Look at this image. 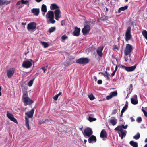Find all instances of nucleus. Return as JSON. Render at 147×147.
I'll list each match as a JSON object with an SVG mask.
<instances>
[{
  "instance_id": "obj_24",
  "label": "nucleus",
  "mask_w": 147,
  "mask_h": 147,
  "mask_svg": "<svg viewBox=\"0 0 147 147\" xmlns=\"http://www.w3.org/2000/svg\"><path fill=\"white\" fill-rule=\"evenodd\" d=\"M32 12L34 15L38 16L39 13V8H33L32 10Z\"/></svg>"
},
{
  "instance_id": "obj_55",
  "label": "nucleus",
  "mask_w": 147,
  "mask_h": 147,
  "mask_svg": "<svg viewBox=\"0 0 147 147\" xmlns=\"http://www.w3.org/2000/svg\"><path fill=\"white\" fill-rule=\"evenodd\" d=\"M41 69L43 71L44 73H45L46 70L45 67H43L41 68Z\"/></svg>"
},
{
  "instance_id": "obj_36",
  "label": "nucleus",
  "mask_w": 147,
  "mask_h": 147,
  "mask_svg": "<svg viewBox=\"0 0 147 147\" xmlns=\"http://www.w3.org/2000/svg\"><path fill=\"white\" fill-rule=\"evenodd\" d=\"M142 33L146 39L147 40V31L146 30H144L142 32Z\"/></svg>"
},
{
  "instance_id": "obj_62",
  "label": "nucleus",
  "mask_w": 147,
  "mask_h": 147,
  "mask_svg": "<svg viewBox=\"0 0 147 147\" xmlns=\"http://www.w3.org/2000/svg\"><path fill=\"white\" fill-rule=\"evenodd\" d=\"M1 87L0 86V96H1V95H2V93L1 92Z\"/></svg>"
},
{
  "instance_id": "obj_40",
  "label": "nucleus",
  "mask_w": 147,
  "mask_h": 147,
  "mask_svg": "<svg viewBox=\"0 0 147 147\" xmlns=\"http://www.w3.org/2000/svg\"><path fill=\"white\" fill-rule=\"evenodd\" d=\"M140 135L139 133H138L136 135L133 137L134 139L137 140L140 138Z\"/></svg>"
},
{
  "instance_id": "obj_6",
  "label": "nucleus",
  "mask_w": 147,
  "mask_h": 147,
  "mask_svg": "<svg viewBox=\"0 0 147 147\" xmlns=\"http://www.w3.org/2000/svg\"><path fill=\"white\" fill-rule=\"evenodd\" d=\"M89 59L86 58H81L76 61V63L80 64H85L89 63Z\"/></svg>"
},
{
  "instance_id": "obj_8",
  "label": "nucleus",
  "mask_w": 147,
  "mask_h": 147,
  "mask_svg": "<svg viewBox=\"0 0 147 147\" xmlns=\"http://www.w3.org/2000/svg\"><path fill=\"white\" fill-rule=\"evenodd\" d=\"M34 111V110L33 109L29 111L26 113L25 114L26 116L25 117H27V118L30 119V121H32L33 120L32 117H33Z\"/></svg>"
},
{
  "instance_id": "obj_12",
  "label": "nucleus",
  "mask_w": 147,
  "mask_h": 147,
  "mask_svg": "<svg viewBox=\"0 0 147 147\" xmlns=\"http://www.w3.org/2000/svg\"><path fill=\"white\" fill-rule=\"evenodd\" d=\"M90 30V27L88 25H85L82 30V32L84 35H86L89 32Z\"/></svg>"
},
{
  "instance_id": "obj_35",
  "label": "nucleus",
  "mask_w": 147,
  "mask_h": 147,
  "mask_svg": "<svg viewBox=\"0 0 147 147\" xmlns=\"http://www.w3.org/2000/svg\"><path fill=\"white\" fill-rule=\"evenodd\" d=\"M56 30V27L55 26L50 27L48 30V32L51 33L54 31Z\"/></svg>"
},
{
  "instance_id": "obj_52",
  "label": "nucleus",
  "mask_w": 147,
  "mask_h": 147,
  "mask_svg": "<svg viewBox=\"0 0 147 147\" xmlns=\"http://www.w3.org/2000/svg\"><path fill=\"white\" fill-rule=\"evenodd\" d=\"M122 127L124 129H126L128 125H126L125 126H124V125H122Z\"/></svg>"
},
{
  "instance_id": "obj_22",
  "label": "nucleus",
  "mask_w": 147,
  "mask_h": 147,
  "mask_svg": "<svg viewBox=\"0 0 147 147\" xmlns=\"http://www.w3.org/2000/svg\"><path fill=\"white\" fill-rule=\"evenodd\" d=\"M117 120L114 117H112L109 121V122L113 125H115L117 123Z\"/></svg>"
},
{
  "instance_id": "obj_14",
  "label": "nucleus",
  "mask_w": 147,
  "mask_h": 147,
  "mask_svg": "<svg viewBox=\"0 0 147 147\" xmlns=\"http://www.w3.org/2000/svg\"><path fill=\"white\" fill-rule=\"evenodd\" d=\"M61 13V11L59 9H58L55 10L54 13L55 16V19L57 20H59V19L61 17L60 15Z\"/></svg>"
},
{
  "instance_id": "obj_32",
  "label": "nucleus",
  "mask_w": 147,
  "mask_h": 147,
  "mask_svg": "<svg viewBox=\"0 0 147 147\" xmlns=\"http://www.w3.org/2000/svg\"><path fill=\"white\" fill-rule=\"evenodd\" d=\"M130 144L133 147H138V143L134 142L133 141H131L130 142Z\"/></svg>"
},
{
  "instance_id": "obj_20",
  "label": "nucleus",
  "mask_w": 147,
  "mask_h": 147,
  "mask_svg": "<svg viewBox=\"0 0 147 147\" xmlns=\"http://www.w3.org/2000/svg\"><path fill=\"white\" fill-rule=\"evenodd\" d=\"M96 141V138L95 136L92 135L90 136L88 140L89 143H93L95 142Z\"/></svg>"
},
{
  "instance_id": "obj_50",
  "label": "nucleus",
  "mask_w": 147,
  "mask_h": 147,
  "mask_svg": "<svg viewBox=\"0 0 147 147\" xmlns=\"http://www.w3.org/2000/svg\"><path fill=\"white\" fill-rule=\"evenodd\" d=\"M97 83L99 84H101L102 83V81L101 80H99L97 81Z\"/></svg>"
},
{
  "instance_id": "obj_9",
  "label": "nucleus",
  "mask_w": 147,
  "mask_h": 147,
  "mask_svg": "<svg viewBox=\"0 0 147 147\" xmlns=\"http://www.w3.org/2000/svg\"><path fill=\"white\" fill-rule=\"evenodd\" d=\"M136 65H135L130 67H126L124 65H121V67L128 72H131L134 71L136 69Z\"/></svg>"
},
{
  "instance_id": "obj_43",
  "label": "nucleus",
  "mask_w": 147,
  "mask_h": 147,
  "mask_svg": "<svg viewBox=\"0 0 147 147\" xmlns=\"http://www.w3.org/2000/svg\"><path fill=\"white\" fill-rule=\"evenodd\" d=\"M112 49L114 50L115 49H117L118 51L119 50V47L116 45H115L113 46Z\"/></svg>"
},
{
  "instance_id": "obj_46",
  "label": "nucleus",
  "mask_w": 147,
  "mask_h": 147,
  "mask_svg": "<svg viewBox=\"0 0 147 147\" xmlns=\"http://www.w3.org/2000/svg\"><path fill=\"white\" fill-rule=\"evenodd\" d=\"M142 111L143 112L145 116L147 117V112L144 109H142Z\"/></svg>"
},
{
  "instance_id": "obj_59",
  "label": "nucleus",
  "mask_w": 147,
  "mask_h": 147,
  "mask_svg": "<svg viewBox=\"0 0 147 147\" xmlns=\"http://www.w3.org/2000/svg\"><path fill=\"white\" fill-rule=\"evenodd\" d=\"M109 75L107 74V80H110V78L109 77Z\"/></svg>"
},
{
  "instance_id": "obj_30",
  "label": "nucleus",
  "mask_w": 147,
  "mask_h": 147,
  "mask_svg": "<svg viewBox=\"0 0 147 147\" xmlns=\"http://www.w3.org/2000/svg\"><path fill=\"white\" fill-rule=\"evenodd\" d=\"M127 107H128V104H127V103L126 102L125 105V106L122 109L121 111V116H122L123 113L127 109Z\"/></svg>"
},
{
  "instance_id": "obj_10",
  "label": "nucleus",
  "mask_w": 147,
  "mask_h": 147,
  "mask_svg": "<svg viewBox=\"0 0 147 147\" xmlns=\"http://www.w3.org/2000/svg\"><path fill=\"white\" fill-rule=\"evenodd\" d=\"M36 27V24L35 22H31L28 24L27 26V29L28 30H33L35 29Z\"/></svg>"
},
{
  "instance_id": "obj_31",
  "label": "nucleus",
  "mask_w": 147,
  "mask_h": 147,
  "mask_svg": "<svg viewBox=\"0 0 147 147\" xmlns=\"http://www.w3.org/2000/svg\"><path fill=\"white\" fill-rule=\"evenodd\" d=\"M128 6L127 5L125 6L124 7H121L119 8L118 10V12L119 13H120L121 11H124L127 9Z\"/></svg>"
},
{
  "instance_id": "obj_57",
  "label": "nucleus",
  "mask_w": 147,
  "mask_h": 147,
  "mask_svg": "<svg viewBox=\"0 0 147 147\" xmlns=\"http://www.w3.org/2000/svg\"><path fill=\"white\" fill-rule=\"evenodd\" d=\"M116 72V71H113V72L112 73L111 75L112 76H113L115 75Z\"/></svg>"
},
{
  "instance_id": "obj_64",
  "label": "nucleus",
  "mask_w": 147,
  "mask_h": 147,
  "mask_svg": "<svg viewBox=\"0 0 147 147\" xmlns=\"http://www.w3.org/2000/svg\"><path fill=\"white\" fill-rule=\"evenodd\" d=\"M117 66L116 65V66L115 68V69L114 70L115 71H117Z\"/></svg>"
},
{
  "instance_id": "obj_49",
  "label": "nucleus",
  "mask_w": 147,
  "mask_h": 147,
  "mask_svg": "<svg viewBox=\"0 0 147 147\" xmlns=\"http://www.w3.org/2000/svg\"><path fill=\"white\" fill-rule=\"evenodd\" d=\"M58 97L59 96L57 95H56L54 97L53 99L55 100H57Z\"/></svg>"
},
{
  "instance_id": "obj_23",
  "label": "nucleus",
  "mask_w": 147,
  "mask_h": 147,
  "mask_svg": "<svg viewBox=\"0 0 147 147\" xmlns=\"http://www.w3.org/2000/svg\"><path fill=\"white\" fill-rule=\"evenodd\" d=\"M25 125L27 127L28 129V130H29L30 129V127H29V123L30 121H30V119L29 118H27V117H25Z\"/></svg>"
},
{
  "instance_id": "obj_54",
  "label": "nucleus",
  "mask_w": 147,
  "mask_h": 147,
  "mask_svg": "<svg viewBox=\"0 0 147 147\" xmlns=\"http://www.w3.org/2000/svg\"><path fill=\"white\" fill-rule=\"evenodd\" d=\"M29 52V51H28V47H27V50L26 51V52H25L24 53L25 55H26Z\"/></svg>"
},
{
  "instance_id": "obj_38",
  "label": "nucleus",
  "mask_w": 147,
  "mask_h": 147,
  "mask_svg": "<svg viewBox=\"0 0 147 147\" xmlns=\"http://www.w3.org/2000/svg\"><path fill=\"white\" fill-rule=\"evenodd\" d=\"M100 20L102 21H105L107 20L108 19V17L105 16H103L100 18Z\"/></svg>"
},
{
  "instance_id": "obj_34",
  "label": "nucleus",
  "mask_w": 147,
  "mask_h": 147,
  "mask_svg": "<svg viewBox=\"0 0 147 147\" xmlns=\"http://www.w3.org/2000/svg\"><path fill=\"white\" fill-rule=\"evenodd\" d=\"M40 43L43 46L44 48H47L49 46V44L46 42L41 41L40 42Z\"/></svg>"
},
{
  "instance_id": "obj_1",
  "label": "nucleus",
  "mask_w": 147,
  "mask_h": 147,
  "mask_svg": "<svg viewBox=\"0 0 147 147\" xmlns=\"http://www.w3.org/2000/svg\"><path fill=\"white\" fill-rule=\"evenodd\" d=\"M47 22L48 24H54L55 21L54 20V13L52 11H49L46 15Z\"/></svg>"
},
{
  "instance_id": "obj_51",
  "label": "nucleus",
  "mask_w": 147,
  "mask_h": 147,
  "mask_svg": "<svg viewBox=\"0 0 147 147\" xmlns=\"http://www.w3.org/2000/svg\"><path fill=\"white\" fill-rule=\"evenodd\" d=\"M65 24V22L64 20H63L61 22V24L62 26H64Z\"/></svg>"
},
{
  "instance_id": "obj_56",
  "label": "nucleus",
  "mask_w": 147,
  "mask_h": 147,
  "mask_svg": "<svg viewBox=\"0 0 147 147\" xmlns=\"http://www.w3.org/2000/svg\"><path fill=\"white\" fill-rule=\"evenodd\" d=\"M131 103L134 105H136L138 104V102H131Z\"/></svg>"
},
{
  "instance_id": "obj_47",
  "label": "nucleus",
  "mask_w": 147,
  "mask_h": 147,
  "mask_svg": "<svg viewBox=\"0 0 147 147\" xmlns=\"http://www.w3.org/2000/svg\"><path fill=\"white\" fill-rule=\"evenodd\" d=\"M137 121L138 123H140L142 121V119L141 117H138L137 119Z\"/></svg>"
},
{
  "instance_id": "obj_53",
  "label": "nucleus",
  "mask_w": 147,
  "mask_h": 147,
  "mask_svg": "<svg viewBox=\"0 0 147 147\" xmlns=\"http://www.w3.org/2000/svg\"><path fill=\"white\" fill-rule=\"evenodd\" d=\"M105 74H103V75L105 77H107V74H109V73L107 72V71H105Z\"/></svg>"
},
{
  "instance_id": "obj_11",
  "label": "nucleus",
  "mask_w": 147,
  "mask_h": 147,
  "mask_svg": "<svg viewBox=\"0 0 147 147\" xmlns=\"http://www.w3.org/2000/svg\"><path fill=\"white\" fill-rule=\"evenodd\" d=\"M75 61L74 60V58L72 59H67L66 61L64 63V65L66 67L69 66L70 65L75 63Z\"/></svg>"
},
{
  "instance_id": "obj_61",
  "label": "nucleus",
  "mask_w": 147,
  "mask_h": 147,
  "mask_svg": "<svg viewBox=\"0 0 147 147\" xmlns=\"http://www.w3.org/2000/svg\"><path fill=\"white\" fill-rule=\"evenodd\" d=\"M42 0H35L38 3L40 2Z\"/></svg>"
},
{
  "instance_id": "obj_42",
  "label": "nucleus",
  "mask_w": 147,
  "mask_h": 147,
  "mask_svg": "<svg viewBox=\"0 0 147 147\" xmlns=\"http://www.w3.org/2000/svg\"><path fill=\"white\" fill-rule=\"evenodd\" d=\"M88 97L91 100H92L94 98H95L94 96L92 94H91L90 95H89L88 96Z\"/></svg>"
},
{
  "instance_id": "obj_39",
  "label": "nucleus",
  "mask_w": 147,
  "mask_h": 147,
  "mask_svg": "<svg viewBox=\"0 0 147 147\" xmlns=\"http://www.w3.org/2000/svg\"><path fill=\"white\" fill-rule=\"evenodd\" d=\"M131 101H138L136 95H135L133 96V98H131Z\"/></svg>"
},
{
  "instance_id": "obj_7",
  "label": "nucleus",
  "mask_w": 147,
  "mask_h": 147,
  "mask_svg": "<svg viewBox=\"0 0 147 147\" xmlns=\"http://www.w3.org/2000/svg\"><path fill=\"white\" fill-rule=\"evenodd\" d=\"M83 133L85 137L87 138V137H89L92 135L93 132L91 128H88L85 129Z\"/></svg>"
},
{
  "instance_id": "obj_33",
  "label": "nucleus",
  "mask_w": 147,
  "mask_h": 147,
  "mask_svg": "<svg viewBox=\"0 0 147 147\" xmlns=\"http://www.w3.org/2000/svg\"><path fill=\"white\" fill-rule=\"evenodd\" d=\"M122 129V125H121V126H118L114 129V130L115 131H120V132H121L123 131Z\"/></svg>"
},
{
  "instance_id": "obj_13",
  "label": "nucleus",
  "mask_w": 147,
  "mask_h": 147,
  "mask_svg": "<svg viewBox=\"0 0 147 147\" xmlns=\"http://www.w3.org/2000/svg\"><path fill=\"white\" fill-rule=\"evenodd\" d=\"M94 115L93 114L88 115L86 117V119L90 122H92L96 120V119L94 118Z\"/></svg>"
},
{
  "instance_id": "obj_18",
  "label": "nucleus",
  "mask_w": 147,
  "mask_h": 147,
  "mask_svg": "<svg viewBox=\"0 0 147 147\" xmlns=\"http://www.w3.org/2000/svg\"><path fill=\"white\" fill-rule=\"evenodd\" d=\"M117 91H114L110 93L109 95L107 96H106V99L107 100H109L113 97L117 95Z\"/></svg>"
},
{
  "instance_id": "obj_44",
  "label": "nucleus",
  "mask_w": 147,
  "mask_h": 147,
  "mask_svg": "<svg viewBox=\"0 0 147 147\" xmlns=\"http://www.w3.org/2000/svg\"><path fill=\"white\" fill-rule=\"evenodd\" d=\"M21 3L22 4H27L28 3V1H24V0H21Z\"/></svg>"
},
{
  "instance_id": "obj_21",
  "label": "nucleus",
  "mask_w": 147,
  "mask_h": 147,
  "mask_svg": "<svg viewBox=\"0 0 147 147\" xmlns=\"http://www.w3.org/2000/svg\"><path fill=\"white\" fill-rule=\"evenodd\" d=\"M103 49V47H99L97 50L96 51L97 54L100 57H102V51Z\"/></svg>"
},
{
  "instance_id": "obj_41",
  "label": "nucleus",
  "mask_w": 147,
  "mask_h": 147,
  "mask_svg": "<svg viewBox=\"0 0 147 147\" xmlns=\"http://www.w3.org/2000/svg\"><path fill=\"white\" fill-rule=\"evenodd\" d=\"M34 79H32L30 80L28 84V85L29 87H31L33 83Z\"/></svg>"
},
{
  "instance_id": "obj_16",
  "label": "nucleus",
  "mask_w": 147,
  "mask_h": 147,
  "mask_svg": "<svg viewBox=\"0 0 147 147\" xmlns=\"http://www.w3.org/2000/svg\"><path fill=\"white\" fill-rule=\"evenodd\" d=\"M15 73V69L10 68L7 70V75L9 78H11Z\"/></svg>"
},
{
  "instance_id": "obj_26",
  "label": "nucleus",
  "mask_w": 147,
  "mask_h": 147,
  "mask_svg": "<svg viewBox=\"0 0 147 147\" xmlns=\"http://www.w3.org/2000/svg\"><path fill=\"white\" fill-rule=\"evenodd\" d=\"M107 133L104 129H103L101 131L100 134V137L102 138H106Z\"/></svg>"
},
{
  "instance_id": "obj_15",
  "label": "nucleus",
  "mask_w": 147,
  "mask_h": 147,
  "mask_svg": "<svg viewBox=\"0 0 147 147\" xmlns=\"http://www.w3.org/2000/svg\"><path fill=\"white\" fill-rule=\"evenodd\" d=\"M7 116L12 121L16 123H18V122L16 119L13 116L12 114L8 112H7Z\"/></svg>"
},
{
  "instance_id": "obj_19",
  "label": "nucleus",
  "mask_w": 147,
  "mask_h": 147,
  "mask_svg": "<svg viewBox=\"0 0 147 147\" xmlns=\"http://www.w3.org/2000/svg\"><path fill=\"white\" fill-rule=\"evenodd\" d=\"M10 1L0 0V6L5 5L10 3Z\"/></svg>"
},
{
  "instance_id": "obj_29",
  "label": "nucleus",
  "mask_w": 147,
  "mask_h": 147,
  "mask_svg": "<svg viewBox=\"0 0 147 147\" xmlns=\"http://www.w3.org/2000/svg\"><path fill=\"white\" fill-rule=\"evenodd\" d=\"M119 136L121 137V138L122 139L126 136V133H125V131H122L121 132H118Z\"/></svg>"
},
{
  "instance_id": "obj_4",
  "label": "nucleus",
  "mask_w": 147,
  "mask_h": 147,
  "mask_svg": "<svg viewBox=\"0 0 147 147\" xmlns=\"http://www.w3.org/2000/svg\"><path fill=\"white\" fill-rule=\"evenodd\" d=\"M131 28L130 26L128 27L127 28L125 36L126 41L127 42L132 38V35L131 34Z\"/></svg>"
},
{
  "instance_id": "obj_2",
  "label": "nucleus",
  "mask_w": 147,
  "mask_h": 147,
  "mask_svg": "<svg viewBox=\"0 0 147 147\" xmlns=\"http://www.w3.org/2000/svg\"><path fill=\"white\" fill-rule=\"evenodd\" d=\"M23 92L22 99L23 101H33L28 96L27 93V88L26 86H23L22 88Z\"/></svg>"
},
{
  "instance_id": "obj_63",
  "label": "nucleus",
  "mask_w": 147,
  "mask_h": 147,
  "mask_svg": "<svg viewBox=\"0 0 147 147\" xmlns=\"http://www.w3.org/2000/svg\"><path fill=\"white\" fill-rule=\"evenodd\" d=\"M61 94H62V93L61 92H60L58 94H57V95L58 96H59L60 95H61Z\"/></svg>"
},
{
  "instance_id": "obj_45",
  "label": "nucleus",
  "mask_w": 147,
  "mask_h": 147,
  "mask_svg": "<svg viewBox=\"0 0 147 147\" xmlns=\"http://www.w3.org/2000/svg\"><path fill=\"white\" fill-rule=\"evenodd\" d=\"M68 38V37L66 36L65 34L62 36L61 37V38L63 40H65Z\"/></svg>"
},
{
  "instance_id": "obj_58",
  "label": "nucleus",
  "mask_w": 147,
  "mask_h": 147,
  "mask_svg": "<svg viewBox=\"0 0 147 147\" xmlns=\"http://www.w3.org/2000/svg\"><path fill=\"white\" fill-rule=\"evenodd\" d=\"M130 119L131 121L132 122L134 121H135L134 119L132 117H130Z\"/></svg>"
},
{
  "instance_id": "obj_37",
  "label": "nucleus",
  "mask_w": 147,
  "mask_h": 147,
  "mask_svg": "<svg viewBox=\"0 0 147 147\" xmlns=\"http://www.w3.org/2000/svg\"><path fill=\"white\" fill-rule=\"evenodd\" d=\"M21 3V1H18L16 4L15 6L16 7H18V8H20L22 7V6L20 7H18L19 5H20Z\"/></svg>"
},
{
  "instance_id": "obj_17",
  "label": "nucleus",
  "mask_w": 147,
  "mask_h": 147,
  "mask_svg": "<svg viewBox=\"0 0 147 147\" xmlns=\"http://www.w3.org/2000/svg\"><path fill=\"white\" fill-rule=\"evenodd\" d=\"M80 28L75 27L74 31L73 32V35L75 36H78L80 34Z\"/></svg>"
},
{
  "instance_id": "obj_60",
  "label": "nucleus",
  "mask_w": 147,
  "mask_h": 147,
  "mask_svg": "<svg viewBox=\"0 0 147 147\" xmlns=\"http://www.w3.org/2000/svg\"><path fill=\"white\" fill-rule=\"evenodd\" d=\"M94 80L95 81H96L97 80V78L96 77V76H94Z\"/></svg>"
},
{
  "instance_id": "obj_48",
  "label": "nucleus",
  "mask_w": 147,
  "mask_h": 147,
  "mask_svg": "<svg viewBox=\"0 0 147 147\" xmlns=\"http://www.w3.org/2000/svg\"><path fill=\"white\" fill-rule=\"evenodd\" d=\"M117 110L116 109L113 110L112 112V115H113L116 113L117 112Z\"/></svg>"
},
{
  "instance_id": "obj_25",
  "label": "nucleus",
  "mask_w": 147,
  "mask_h": 147,
  "mask_svg": "<svg viewBox=\"0 0 147 147\" xmlns=\"http://www.w3.org/2000/svg\"><path fill=\"white\" fill-rule=\"evenodd\" d=\"M51 9L52 10L59 9V7L56 4H52L51 5Z\"/></svg>"
},
{
  "instance_id": "obj_27",
  "label": "nucleus",
  "mask_w": 147,
  "mask_h": 147,
  "mask_svg": "<svg viewBox=\"0 0 147 147\" xmlns=\"http://www.w3.org/2000/svg\"><path fill=\"white\" fill-rule=\"evenodd\" d=\"M41 11L42 12L44 13H43V15H44L45 13L47 11V7L45 4H43L42 6Z\"/></svg>"
},
{
  "instance_id": "obj_28",
  "label": "nucleus",
  "mask_w": 147,
  "mask_h": 147,
  "mask_svg": "<svg viewBox=\"0 0 147 147\" xmlns=\"http://www.w3.org/2000/svg\"><path fill=\"white\" fill-rule=\"evenodd\" d=\"M130 88H127V92L128 94L127 95L126 97H127L128 96L129 94L133 90V85L132 84H130Z\"/></svg>"
},
{
  "instance_id": "obj_5",
  "label": "nucleus",
  "mask_w": 147,
  "mask_h": 147,
  "mask_svg": "<svg viewBox=\"0 0 147 147\" xmlns=\"http://www.w3.org/2000/svg\"><path fill=\"white\" fill-rule=\"evenodd\" d=\"M33 62V61L31 59L24 61L22 63V66L25 68H29L32 66Z\"/></svg>"
},
{
  "instance_id": "obj_3",
  "label": "nucleus",
  "mask_w": 147,
  "mask_h": 147,
  "mask_svg": "<svg viewBox=\"0 0 147 147\" xmlns=\"http://www.w3.org/2000/svg\"><path fill=\"white\" fill-rule=\"evenodd\" d=\"M134 47L131 45L130 44H127L124 51L125 55L126 56L129 55L133 50Z\"/></svg>"
}]
</instances>
